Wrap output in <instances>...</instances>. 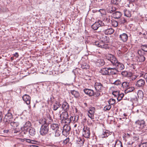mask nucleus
I'll return each mask as SVG.
<instances>
[{
    "instance_id": "nucleus-47",
    "label": "nucleus",
    "mask_w": 147,
    "mask_h": 147,
    "mask_svg": "<svg viewBox=\"0 0 147 147\" xmlns=\"http://www.w3.org/2000/svg\"><path fill=\"white\" fill-rule=\"evenodd\" d=\"M73 121L74 123H76L77 122L79 118V116L78 115H76L73 116Z\"/></svg>"
},
{
    "instance_id": "nucleus-42",
    "label": "nucleus",
    "mask_w": 147,
    "mask_h": 147,
    "mask_svg": "<svg viewBox=\"0 0 147 147\" xmlns=\"http://www.w3.org/2000/svg\"><path fill=\"white\" fill-rule=\"evenodd\" d=\"M120 92L119 91L116 90L112 92V94L115 97H117L119 94Z\"/></svg>"
},
{
    "instance_id": "nucleus-50",
    "label": "nucleus",
    "mask_w": 147,
    "mask_h": 147,
    "mask_svg": "<svg viewBox=\"0 0 147 147\" xmlns=\"http://www.w3.org/2000/svg\"><path fill=\"white\" fill-rule=\"evenodd\" d=\"M111 106L110 105H107L105 106L104 108V110L105 111L109 110L111 108Z\"/></svg>"
},
{
    "instance_id": "nucleus-11",
    "label": "nucleus",
    "mask_w": 147,
    "mask_h": 147,
    "mask_svg": "<svg viewBox=\"0 0 147 147\" xmlns=\"http://www.w3.org/2000/svg\"><path fill=\"white\" fill-rule=\"evenodd\" d=\"M12 115L11 113H8L6 114L4 119V121L5 123H9L12 121Z\"/></svg>"
},
{
    "instance_id": "nucleus-9",
    "label": "nucleus",
    "mask_w": 147,
    "mask_h": 147,
    "mask_svg": "<svg viewBox=\"0 0 147 147\" xmlns=\"http://www.w3.org/2000/svg\"><path fill=\"white\" fill-rule=\"evenodd\" d=\"M84 91L86 94L90 96H94L95 97H98V96H95V92H94L92 90L86 89L84 90Z\"/></svg>"
},
{
    "instance_id": "nucleus-61",
    "label": "nucleus",
    "mask_w": 147,
    "mask_h": 147,
    "mask_svg": "<svg viewBox=\"0 0 147 147\" xmlns=\"http://www.w3.org/2000/svg\"><path fill=\"white\" fill-rule=\"evenodd\" d=\"M127 82H123L122 83V85L123 86H126L127 85Z\"/></svg>"
},
{
    "instance_id": "nucleus-54",
    "label": "nucleus",
    "mask_w": 147,
    "mask_h": 147,
    "mask_svg": "<svg viewBox=\"0 0 147 147\" xmlns=\"http://www.w3.org/2000/svg\"><path fill=\"white\" fill-rule=\"evenodd\" d=\"M129 77V79L130 81H134L136 78L137 77L136 76H131Z\"/></svg>"
},
{
    "instance_id": "nucleus-2",
    "label": "nucleus",
    "mask_w": 147,
    "mask_h": 147,
    "mask_svg": "<svg viewBox=\"0 0 147 147\" xmlns=\"http://www.w3.org/2000/svg\"><path fill=\"white\" fill-rule=\"evenodd\" d=\"M135 127L138 131L144 133L147 130V126L143 119L138 120L135 122Z\"/></svg>"
},
{
    "instance_id": "nucleus-56",
    "label": "nucleus",
    "mask_w": 147,
    "mask_h": 147,
    "mask_svg": "<svg viewBox=\"0 0 147 147\" xmlns=\"http://www.w3.org/2000/svg\"><path fill=\"white\" fill-rule=\"evenodd\" d=\"M3 117V115L2 112H0V123L1 122Z\"/></svg>"
},
{
    "instance_id": "nucleus-44",
    "label": "nucleus",
    "mask_w": 147,
    "mask_h": 147,
    "mask_svg": "<svg viewBox=\"0 0 147 147\" xmlns=\"http://www.w3.org/2000/svg\"><path fill=\"white\" fill-rule=\"evenodd\" d=\"M77 143L78 144H80V145H82L84 143V140L81 138H78L77 140Z\"/></svg>"
},
{
    "instance_id": "nucleus-53",
    "label": "nucleus",
    "mask_w": 147,
    "mask_h": 147,
    "mask_svg": "<svg viewBox=\"0 0 147 147\" xmlns=\"http://www.w3.org/2000/svg\"><path fill=\"white\" fill-rule=\"evenodd\" d=\"M104 21L107 23H108L110 22L111 20L109 18L106 17L104 18Z\"/></svg>"
},
{
    "instance_id": "nucleus-3",
    "label": "nucleus",
    "mask_w": 147,
    "mask_h": 147,
    "mask_svg": "<svg viewBox=\"0 0 147 147\" xmlns=\"http://www.w3.org/2000/svg\"><path fill=\"white\" fill-rule=\"evenodd\" d=\"M43 124L41 126L40 131V135L44 136L47 134L49 131L48 124L47 123V120L44 118L42 120Z\"/></svg>"
},
{
    "instance_id": "nucleus-40",
    "label": "nucleus",
    "mask_w": 147,
    "mask_h": 147,
    "mask_svg": "<svg viewBox=\"0 0 147 147\" xmlns=\"http://www.w3.org/2000/svg\"><path fill=\"white\" fill-rule=\"evenodd\" d=\"M141 50L143 51L144 52H147V45H142L141 46Z\"/></svg>"
},
{
    "instance_id": "nucleus-7",
    "label": "nucleus",
    "mask_w": 147,
    "mask_h": 147,
    "mask_svg": "<svg viewBox=\"0 0 147 147\" xmlns=\"http://www.w3.org/2000/svg\"><path fill=\"white\" fill-rule=\"evenodd\" d=\"M83 135L85 138H90V132L89 128L87 126L84 127L83 129Z\"/></svg>"
},
{
    "instance_id": "nucleus-17",
    "label": "nucleus",
    "mask_w": 147,
    "mask_h": 147,
    "mask_svg": "<svg viewBox=\"0 0 147 147\" xmlns=\"http://www.w3.org/2000/svg\"><path fill=\"white\" fill-rule=\"evenodd\" d=\"M31 126V124L29 121L26 122L24 125L23 127H22V130L26 131V132L28 131V129Z\"/></svg>"
},
{
    "instance_id": "nucleus-51",
    "label": "nucleus",
    "mask_w": 147,
    "mask_h": 147,
    "mask_svg": "<svg viewBox=\"0 0 147 147\" xmlns=\"http://www.w3.org/2000/svg\"><path fill=\"white\" fill-rule=\"evenodd\" d=\"M134 5L132 3H130L128 5V6L131 8V10H135V7H134Z\"/></svg>"
},
{
    "instance_id": "nucleus-34",
    "label": "nucleus",
    "mask_w": 147,
    "mask_h": 147,
    "mask_svg": "<svg viewBox=\"0 0 147 147\" xmlns=\"http://www.w3.org/2000/svg\"><path fill=\"white\" fill-rule=\"evenodd\" d=\"M10 124L11 126L13 127V128H15L18 126L19 123L18 122L13 121L11 122Z\"/></svg>"
},
{
    "instance_id": "nucleus-19",
    "label": "nucleus",
    "mask_w": 147,
    "mask_h": 147,
    "mask_svg": "<svg viewBox=\"0 0 147 147\" xmlns=\"http://www.w3.org/2000/svg\"><path fill=\"white\" fill-rule=\"evenodd\" d=\"M62 107L64 111H67L69 109V106L66 102H63Z\"/></svg>"
},
{
    "instance_id": "nucleus-23",
    "label": "nucleus",
    "mask_w": 147,
    "mask_h": 147,
    "mask_svg": "<svg viewBox=\"0 0 147 147\" xmlns=\"http://www.w3.org/2000/svg\"><path fill=\"white\" fill-rule=\"evenodd\" d=\"M120 38L123 42H125L127 40L128 36L126 34L123 33L120 35Z\"/></svg>"
},
{
    "instance_id": "nucleus-28",
    "label": "nucleus",
    "mask_w": 147,
    "mask_h": 147,
    "mask_svg": "<svg viewBox=\"0 0 147 147\" xmlns=\"http://www.w3.org/2000/svg\"><path fill=\"white\" fill-rule=\"evenodd\" d=\"M28 131L30 134L32 136H34L36 134V131L33 128L30 127Z\"/></svg>"
},
{
    "instance_id": "nucleus-41",
    "label": "nucleus",
    "mask_w": 147,
    "mask_h": 147,
    "mask_svg": "<svg viewBox=\"0 0 147 147\" xmlns=\"http://www.w3.org/2000/svg\"><path fill=\"white\" fill-rule=\"evenodd\" d=\"M124 96V94L120 92L119 94L117 97V99L119 101H120Z\"/></svg>"
},
{
    "instance_id": "nucleus-57",
    "label": "nucleus",
    "mask_w": 147,
    "mask_h": 147,
    "mask_svg": "<svg viewBox=\"0 0 147 147\" xmlns=\"http://www.w3.org/2000/svg\"><path fill=\"white\" fill-rule=\"evenodd\" d=\"M73 116H71L69 119V120H68V122H67L66 121H65V122L69 123H70L71 121H73Z\"/></svg>"
},
{
    "instance_id": "nucleus-5",
    "label": "nucleus",
    "mask_w": 147,
    "mask_h": 147,
    "mask_svg": "<svg viewBox=\"0 0 147 147\" xmlns=\"http://www.w3.org/2000/svg\"><path fill=\"white\" fill-rule=\"evenodd\" d=\"M94 86L96 90L95 95L99 97L100 96V92L103 90L104 87L101 83L98 82L95 83Z\"/></svg>"
},
{
    "instance_id": "nucleus-18",
    "label": "nucleus",
    "mask_w": 147,
    "mask_h": 147,
    "mask_svg": "<svg viewBox=\"0 0 147 147\" xmlns=\"http://www.w3.org/2000/svg\"><path fill=\"white\" fill-rule=\"evenodd\" d=\"M100 40L102 41L105 42L106 43H108L109 41V39L107 36L103 35L100 38Z\"/></svg>"
},
{
    "instance_id": "nucleus-46",
    "label": "nucleus",
    "mask_w": 147,
    "mask_h": 147,
    "mask_svg": "<svg viewBox=\"0 0 147 147\" xmlns=\"http://www.w3.org/2000/svg\"><path fill=\"white\" fill-rule=\"evenodd\" d=\"M96 22L98 24V25L99 27L100 26L107 25L105 24L101 20H99L98 22Z\"/></svg>"
},
{
    "instance_id": "nucleus-59",
    "label": "nucleus",
    "mask_w": 147,
    "mask_h": 147,
    "mask_svg": "<svg viewBox=\"0 0 147 147\" xmlns=\"http://www.w3.org/2000/svg\"><path fill=\"white\" fill-rule=\"evenodd\" d=\"M112 70H111V74L112 75H116L117 74V73L118 72H116V71H112Z\"/></svg>"
},
{
    "instance_id": "nucleus-1",
    "label": "nucleus",
    "mask_w": 147,
    "mask_h": 147,
    "mask_svg": "<svg viewBox=\"0 0 147 147\" xmlns=\"http://www.w3.org/2000/svg\"><path fill=\"white\" fill-rule=\"evenodd\" d=\"M107 59L113 66L112 67V70L116 72H119L124 69L125 67L124 65L118 61L116 57L113 55L109 54Z\"/></svg>"
},
{
    "instance_id": "nucleus-33",
    "label": "nucleus",
    "mask_w": 147,
    "mask_h": 147,
    "mask_svg": "<svg viewBox=\"0 0 147 147\" xmlns=\"http://www.w3.org/2000/svg\"><path fill=\"white\" fill-rule=\"evenodd\" d=\"M98 24L97 23L95 22L92 26L91 27L94 30H96L99 27Z\"/></svg>"
},
{
    "instance_id": "nucleus-49",
    "label": "nucleus",
    "mask_w": 147,
    "mask_h": 147,
    "mask_svg": "<svg viewBox=\"0 0 147 147\" xmlns=\"http://www.w3.org/2000/svg\"><path fill=\"white\" fill-rule=\"evenodd\" d=\"M121 82L119 80H118L115 81L113 83V84L116 85H119L121 84Z\"/></svg>"
},
{
    "instance_id": "nucleus-20",
    "label": "nucleus",
    "mask_w": 147,
    "mask_h": 147,
    "mask_svg": "<svg viewBox=\"0 0 147 147\" xmlns=\"http://www.w3.org/2000/svg\"><path fill=\"white\" fill-rule=\"evenodd\" d=\"M121 16V14L120 12L117 11L113 13L111 15L112 17L115 18H119Z\"/></svg>"
},
{
    "instance_id": "nucleus-29",
    "label": "nucleus",
    "mask_w": 147,
    "mask_h": 147,
    "mask_svg": "<svg viewBox=\"0 0 147 147\" xmlns=\"http://www.w3.org/2000/svg\"><path fill=\"white\" fill-rule=\"evenodd\" d=\"M60 106L61 105L59 103L56 102L53 105V110L54 111L57 110L60 107Z\"/></svg>"
},
{
    "instance_id": "nucleus-26",
    "label": "nucleus",
    "mask_w": 147,
    "mask_h": 147,
    "mask_svg": "<svg viewBox=\"0 0 147 147\" xmlns=\"http://www.w3.org/2000/svg\"><path fill=\"white\" fill-rule=\"evenodd\" d=\"M64 137V136H60V138L58 140L59 142H61L62 141H63V143L64 144H66L68 142H69V138H66L64 140V139H63V137Z\"/></svg>"
},
{
    "instance_id": "nucleus-13",
    "label": "nucleus",
    "mask_w": 147,
    "mask_h": 147,
    "mask_svg": "<svg viewBox=\"0 0 147 147\" xmlns=\"http://www.w3.org/2000/svg\"><path fill=\"white\" fill-rule=\"evenodd\" d=\"M95 108L92 107L89 108L88 110V115L91 119H94V113L95 112Z\"/></svg>"
},
{
    "instance_id": "nucleus-22",
    "label": "nucleus",
    "mask_w": 147,
    "mask_h": 147,
    "mask_svg": "<svg viewBox=\"0 0 147 147\" xmlns=\"http://www.w3.org/2000/svg\"><path fill=\"white\" fill-rule=\"evenodd\" d=\"M121 74L124 77H129L132 75V74L130 72L124 71L121 73Z\"/></svg>"
},
{
    "instance_id": "nucleus-12",
    "label": "nucleus",
    "mask_w": 147,
    "mask_h": 147,
    "mask_svg": "<svg viewBox=\"0 0 147 147\" xmlns=\"http://www.w3.org/2000/svg\"><path fill=\"white\" fill-rule=\"evenodd\" d=\"M112 70V67L109 68L105 67L101 69L100 71V73L102 75H109V70Z\"/></svg>"
},
{
    "instance_id": "nucleus-6",
    "label": "nucleus",
    "mask_w": 147,
    "mask_h": 147,
    "mask_svg": "<svg viewBox=\"0 0 147 147\" xmlns=\"http://www.w3.org/2000/svg\"><path fill=\"white\" fill-rule=\"evenodd\" d=\"M94 44L98 47L102 48L107 49L109 48L107 44L101 40L99 41H97L95 42L94 43Z\"/></svg>"
},
{
    "instance_id": "nucleus-48",
    "label": "nucleus",
    "mask_w": 147,
    "mask_h": 147,
    "mask_svg": "<svg viewBox=\"0 0 147 147\" xmlns=\"http://www.w3.org/2000/svg\"><path fill=\"white\" fill-rule=\"evenodd\" d=\"M13 130L12 131V133L14 134H19L20 133L19 129H18L17 128H13Z\"/></svg>"
},
{
    "instance_id": "nucleus-25",
    "label": "nucleus",
    "mask_w": 147,
    "mask_h": 147,
    "mask_svg": "<svg viewBox=\"0 0 147 147\" xmlns=\"http://www.w3.org/2000/svg\"><path fill=\"white\" fill-rule=\"evenodd\" d=\"M70 92L71 94L76 98H78L80 96L79 93L77 91L73 90H71Z\"/></svg>"
},
{
    "instance_id": "nucleus-30",
    "label": "nucleus",
    "mask_w": 147,
    "mask_h": 147,
    "mask_svg": "<svg viewBox=\"0 0 147 147\" xmlns=\"http://www.w3.org/2000/svg\"><path fill=\"white\" fill-rule=\"evenodd\" d=\"M61 133V130L59 129L55 131L54 136L55 137H58L60 136Z\"/></svg>"
},
{
    "instance_id": "nucleus-4",
    "label": "nucleus",
    "mask_w": 147,
    "mask_h": 147,
    "mask_svg": "<svg viewBox=\"0 0 147 147\" xmlns=\"http://www.w3.org/2000/svg\"><path fill=\"white\" fill-rule=\"evenodd\" d=\"M138 55L135 57L136 60L138 62H142L145 60V56L146 55V53L141 50L138 51Z\"/></svg>"
},
{
    "instance_id": "nucleus-21",
    "label": "nucleus",
    "mask_w": 147,
    "mask_h": 147,
    "mask_svg": "<svg viewBox=\"0 0 147 147\" xmlns=\"http://www.w3.org/2000/svg\"><path fill=\"white\" fill-rule=\"evenodd\" d=\"M50 128L51 129L55 131L59 129V125L57 123L52 124Z\"/></svg>"
},
{
    "instance_id": "nucleus-62",
    "label": "nucleus",
    "mask_w": 147,
    "mask_h": 147,
    "mask_svg": "<svg viewBox=\"0 0 147 147\" xmlns=\"http://www.w3.org/2000/svg\"><path fill=\"white\" fill-rule=\"evenodd\" d=\"M13 55L15 57H18L19 55L18 53L16 52L14 54H13Z\"/></svg>"
},
{
    "instance_id": "nucleus-45",
    "label": "nucleus",
    "mask_w": 147,
    "mask_h": 147,
    "mask_svg": "<svg viewBox=\"0 0 147 147\" xmlns=\"http://www.w3.org/2000/svg\"><path fill=\"white\" fill-rule=\"evenodd\" d=\"M126 22V21L125 19L123 18H121V19H119V23L121 24H124Z\"/></svg>"
},
{
    "instance_id": "nucleus-64",
    "label": "nucleus",
    "mask_w": 147,
    "mask_h": 147,
    "mask_svg": "<svg viewBox=\"0 0 147 147\" xmlns=\"http://www.w3.org/2000/svg\"><path fill=\"white\" fill-rule=\"evenodd\" d=\"M30 147H39L38 146L35 145H30Z\"/></svg>"
},
{
    "instance_id": "nucleus-24",
    "label": "nucleus",
    "mask_w": 147,
    "mask_h": 147,
    "mask_svg": "<svg viewBox=\"0 0 147 147\" xmlns=\"http://www.w3.org/2000/svg\"><path fill=\"white\" fill-rule=\"evenodd\" d=\"M114 32V30L112 28H110L105 30L104 31V33L107 34H111Z\"/></svg>"
},
{
    "instance_id": "nucleus-16",
    "label": "nucleus",
    "mask_w": 147,
    "mask_h": 147,
    "mask_svg": "<svg viewBox=\"0 0 147 147\" xmlns=\"http://www.w3.org/2000/svg\"><path fill=\"white\" fill-rule=\"evenodd\" d=\"M22 98L27 104L29 105L30 104L31 98L28 95L25 94L22 96Z\"/></svg>"
},
{
    "instance_id": "nucleus-27",
    "label": "nucleus",
    "mask_w": 147,
    "mask_h": 147,
    "mask_svg": "<svg viewBox=\"0 0 147 147\" xmlns=\"http://www.w3.org/2000/svg\"><path fill=\"white\" fill-rule=\"evenodd\" d=\"M116 10V8L115 7L110 6L107 8V11L108 13H113Z\"/></svg>"
},
{
    "instance_id": "nucleus-8",
    "label": "nucleus",
    "mask_w": 147,
    "mask_h": 147,
    "mask_svg": "<svg viewBox=\"0 0 147 147\" xmlns=\"http://www.w3.org/2000/svg\"><path fill=\"white\" fill-rule=\"evenodd\" d=\"M145 84V81L144 80L142 79H140L137 80L136 83V86L139 88H143Z\"/></svg>"
},
{
    "instance_id": "nucleus-14",
    "label": "nucleus",
    "mask_w": 147,
    "mask_h": 147,
    "mask_svg": "<svg viewBox=\"0 0 147 147\" xmlns=\"http://www.w3.org/2000/svg\"><path fill=\"white\" fill-rule=\"evenodd\" d=\"M96 65L97 66H101L104 65L105 64L104 60L102 59H98L94 61Z\"/></svg>"
},
{
    "instance_id": "nucleus-10",
    "label": "nucleus",
    "mask_w": 147,
    "mask_h": 147,
    "mask_svg": "<svg viewBox=\"0 0 147 147\" xmlns=\"http://www.w3.org/2000/svg\"><path fill=\"white\" fill-rule=\"evenodd\" d=\"M70 129L71 127L70 126L67 125H64L63 127V130L62 131L63 135H65L69 134Z\"/></svg>"
},
{
    "instance_id": "nucleus-32",
    "label": "nucleus",
    "mask_w": 147,
    "mask_h": 147,
    "mask_svg": "<svg viewBox=\"0 0 147 147\" xmlns=\"http://www.w3.org/2000/svg\"><path fill=\"white\" fill-rule=\"evenodd\" d=\"M124 14L125 16L129 18L131 16V13L129 11L127 10H124Z\"/></svg>"
},
{
    "instance_id": "nucleus-63",
    "label": "nucleus",
    "mask_w": 147,
    "mask_h": 147,
    "mask_svg": "<svg viewBox=\"0 0 147 147\" xmlns=\"http://www.w3.org/2000/svg\"><path fill=\"white\" fill-rule=\"evenodd\" d=\"M26 142H28V143H32V142H31L32 141H32L28 139H26Z\"/></svg>"
},
{
    "instance_id": "nucleus-35",
    "label": "nucleus",
    "mask_w": 147,
    "mask_h": 147,
    "mask_svg": "<svg viewBox=\"0 0 147 147\" xmlns=\"http://www.w3.org/2000/svg\"><path fill=\"white\" fill-rule=\"evenodd\" d=\"M81 67L83 69H87L89 67V65L86 63H83L81 65Z\"/></svg>"
},
{
    "instance_id": "nucleus-15",
    "label": "nucleus",
    "mask_w": 147,
    "mask_h": 147,
    "mask_svg": "<svg viewBox=\"0 0 147 147\" xmlns=\"http://www.w3.org/2000/svg\"><path fill=\"white\" fill-rule=\"evenodd\" d=\"M60 119L62 120H68V115L67 111L63 112L60 115Z\"/></svg>"
},
{
    "instance_id": "nucleus-38",
    "label": "nucleus",
    "mask_w": 147,
    "mask_h": 147,
    "mask_svg": "<svg viewBox=\"0 0 147 147\" xmlns=\"http://www.w3.org/2000/svg\"><path fill=\"white\" fill-rule=\"evenodd\" d=\"M138 97L142 98L144 96L143 92L141 90H139L138 92Z\"/></svg>"
},
{
    "instance_id": "nucleus-36",
    "label": "nucleus",
    "mask_w": 147,
    "mask_h": 147,
    "mask_svg": "<svg viewBox=\"0 0 147 147\" xmlns=\"http://www.w3.org/2000/svg\"><path fill=\"white\" fill-rule=\"evenodd\" d=\"M111 22L112 25L114 27H116L118 26V22L114 20H111Z\"/></svg>"
},
{
    "instance_id": "nucleus-31",
    "label": "nucleus",
    "mask_w": 147,
    "mask_h": 147,
    "mask_svg": "<svg viewBox=\"0 0 147 147\" xmlns=\"http://www.w3.org/2000/svg\"><path fill=\"white\" fill-rule=\"evenodd\" d=\"M114 147H123L122 142L120 141H117L116 142Z\"/></svg>"
},
{
    "instance_id": "nucleus-39",
    "label": "nucleus",
    "mask_w": 147,
    "mask_h": 147,
    "mask_svg": "<svg viewBox=\"0 0 147 147\" xmlns=\"http://www.w3.org/2000/svg\"><path fill=\"white\" fill-rule=\"evenodd\" d=\"M134 90V87H130L126 89L125 92L126 93H128L133 91Z\"/></svg>"
},
{
    "instance_id": "nucleus-37",
    "label": "nucleus",
    "mask_w": 147,
    "mask_h": 147,
    "mask_svg": "<svg viewBox=\"0 0 147 147\" xmlns=\"http://www.w3.org/2000/svg\"><path fill=\"white\" fill-rule=\"evenodd\" d=\"M108 102L110 105H114L115 104V100L114 99L111 98L109 100Z\"/></svg>"
},
{
    "instance_id": "nucleus-43",
    "label": "nucleus",
    "mask_w": 147,
    "mask_h": 147,
    "mask_svg": "<svg viewBox=\"0 0 147 147\" xmlns=\"http://www.w3.org/2000/svg\"><path fill=\"white\" fill-rule=\"evenodd\" d=\"M109 135V134L106 131L105 132L103 131V132L102 134L101 135V136L102 138H105L107 137Z\"/></svg>"
},
{
    "instance_id": "nucleus-55",
    "label": "nucleus",
    "mask_w": 147,
    "mask_h": 147,
    "mask_svg": "<svg viewBox=\"0 0 147 147\" xmlns=\"http://www.w3.org/2000/svg\"><path fill=\"white\" fill-rule=\"evenodd\" d=\"M119 1V0H111V3L114 4H117Z\"/></svg>"
},
{
    "instance_id": "nucleus-60",
    "label": "nucleus",
    "mask_w": 147,
    "mask_h": 147,
    "mask_svg": "<svg viewBox=\"0 0 147 147\" xmlns=\"http://www.w3.org/2000/svg\"><path fill=\"white\" fill-rule=\"evenodd\" d=\"M144 78L145 79L147 83V73H145L144 75Z\"/></svg>"
},
{
    "instance_id": "nucleus-58",
    "label": "nucleus",
    "mask_w": 147,
    "mask_h": 147,
    "mask_svg": "<svg viewBox=\"0 0 147 147\" xmlns=\"http://www.w3.org/2000/svg\"><path fill=\"white\" fill-rule=\"evenodd\" d=\"M98 11L100 12L102 14H104L105 12V10L102 9H100L98 10Z\"/></svg>"
},
{
    "instance_id": "nucleus-52",
    "label": "nucleus",
    "mask_w": 147,
    "mask_h": 147,
    "mask_svg": "<svg viewBox=\"0 0 147 147\" xmlns=\"http://www.w3.org/2000/svg\"><path fill=\"white\" fill-rule=\"evenodd\" d=\"M139 147H147V142H141L139 145Z\"/></svg>"
}]
</instances>
